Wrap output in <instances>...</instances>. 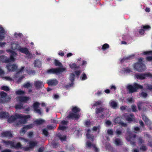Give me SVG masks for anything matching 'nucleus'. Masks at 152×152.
Returning a JSON list of instances; mask_svg holds the SVG:
<instances>
[{
    "label": "nucleus",
    "mask_w": 152,
    "mask_h": 152,
    "mask_svg": "<svg viewBox=\"0 0 152 152\" xmlns=\"http://www.w3.org/2000/svg\"><path fill=\"white\" fill-rule=\"evenodd\" d=\"M86 146L89 148L93 147L94 148V150L95 151L97 152L98 149L95 146V145L92 144L89 141H88L86 143Z\"/></svg>",
    "instance_id": "5701e85b"
},
{
    "label": "nucleus",
    "mask_w": 152,
    "mask_h": 152,
    "mask_svg": "<svg viewBox=\"0 0 152 152\" xmlns=\"http://www.w3.org/2000/svg\"><path fill=\"white\" fill-rule=\"evenodd\" d=\"M1 96L0 102L4 103L9 101L10 98L9 96H7V94L3 91L1 92L0 93Z\"/></svg>",
    "instance_id": "6e6552de"
},
{
    "label": "nucleus",
    "mask_w": 152,
    "mask_h": 152,
    "mask_svg": "<svg viewBox=\"0 0 152 152\" xmlns=\"http://www.w3.org/2000/svg\"><path fill=\"white\" fill-rule=\"evenodd\" d=\"M80 79L83 80H85L87 79V76L85 73H83L81 76Z\"/></svg>",
    "instance_id": "79ce46f5"
},
{
    "label": "nucleus",
    "mask_w": 152,
    "mask_h": 152,
    "mask_svg": "<svg viewBox=\"0 0 152 152\" xmlns=\"http://www.w3.org/2000/svg\"><path fill=\"white\" fill-rule=\"evenodd\" d=\"M106 125L107 126H110L111 124V122L110 121H107L105 122Z\"/></svg>",
    "instance_id": "0e129e2a"
},
{
    "label": "nucleus",
    "mask_w": 152,
    "mask_h": 152,
    "mask_svg": "<svg viewBox=\"0 0 152 152\" xmlns=\"http://www.w3.org/2000/svg\"><path fill=\"white\" fill-rule=\"evenodd\" d=\"M1 135L3 137H12V135L11 133L9 131H6L3 132L1 134Z\"/></svg>",
    "instance_id": "a878e982"
},
{
    "label": "nucleus",
    "mask_w": 152,
    "mask_h": 152,
    "mask_svg": "<svg viewBox=\"0 0 152 152\" xmlns=\"http://www.w3.org/2000/svg\"><path fill=\"white\" fill-rule=\"evenodd\" d=\"M131 56H129L127 57H125L124 58H123V59H122L121 60V62H123L124 61L128 59L129 58L131 57Z\"/></svg>",
    "instance_id": "6e6d98bb"
},
{
    "label": "nucleus",
    "mask_w": 152,
    "mask_h": 152,
    "mask_svg": "<svg viewBox=\"0 0 152 152\" xmlns=\"http://www.w3.org/2000/svg\"><path fill=\"white\" fill-rule=\"evenodd\" d=\"M114 143L116 145H119L121 144V142L119 139H116L115 140Z\"/></svg>",
    "instance_id": "58836bf2"
},
{
    "label": "nucleus",
    "mask_w": 152,
    "mask_h": 152,
    "mask_svg": "<svg viewBox=\"0 0 152 152\" xmlns=\"http://www.w3.org/2000/svg\"><path fill=\"white\" fill-rule=\"evenodd\" d=\"M124 116L126 119L129 121H133V120L134 119V116L132 114H130L129 115L125 114L124 115Z\"/></svg>",
    "instance_id": "4be33fe9"
},
{
    "label": "nucleus",
    "mask_w": 152,
    "mask_h": 152,
    "mask_svg": "<svg viewBox=\"0 0 152 152\" xmlns=\"http://www.w3.org/2000/svg\"><path fill=\"white\" fill-rule=\"evenodd\" d=\"M70 67L72 69H76L79 68V66H77L75 63H73L72 64L69 65Z\"/></svg>",
    "instance_id": "c85d7f7f"
},
{
    "label": "nucleus",
    "mask_w": 152,
    "mask_h": 152,
    "mask_svg": "<svg viewBox=\"0 0 152 152\" xmlns=\"http://www.w3.org/2000/svg\"><path fill=\"white\" fill-rule=\"evenodd\" d=\"M18 50L22 53L25 54L29 58H31L32 57V55L26 48H22L20 46Z\"/></svg>",
    "instance_id": "0eeeda50"
},
{
    "label": "nucleus",
    "mask_w": 152,
    "mask_h": 152,
    "mask_svg": "<svg viewBox=\"0 0 152 152\" xmlns=\"http://www.w3.org/2000/svg\"><path fill=\"white\" fill-rule=\"evenodd\" d=\"M85 125L87 127H89L91 125V124L90 121H87L85 122Z\"/></svg>",
    "instance_id": "09e8293b"
},
{
    "label": "nucleus",
    "mask_w": 152,
    "mask_h": 152,
    "mask_svg": "<svg viewBox=\"0 0 152 152\" xmlns=\"http://www.w3.org/2000/svg\"><path fill=\"white\" fill-rule=\"evenodd\" d=\"M5 32L3 28L0 26V40H1L4 39L5 37Z\"/></svg>",
    "instance_id": "f3484780"
},
{
    "label": "nucleus",
    "mask_w": 152,
    "mask_h": 152,
    "mask_svg": "<svg viewBox=\"0 0 152 152\" xmlns=\"http://www.w3.org/2000/svg\"><path fill=\"white\" fill-rule=\"evenodd\" d=\"M146 59L148 61H152V56H148L146 58Z\"/></svg>",
    "instance_id": "680f3d73"
},
{
    "label": "nucleus",
    "mask_w": 152,
    "mask_h": 152,
    "mask_svg": "<svg viewBox=\"0 0 152 152\" xmlns=\"http://www.w3.org/2000/svg\"><path fill=\"white\" fill-rule=\"evenodd\" d=\"M142 55H152V51H145L142 53Z\"/></svg>",
    "instance_id": "c03bdc74"
},
{
    "label": "nucleus",
    "mask_w": 152,
    "mask_h": 152,
    "mask_svg": "<svg viewBox=\"0 0 152 152\" xmlns=\"http://www.w3.org/2000/svg\"><path fill=\"white\" fill-rule=\"evenodd\" d=\"M7 68L8 70L9 71H14L17 68V66L13 64L10 65L8 64L7 66Z\"/></svg>",
    "instance_id": "dca6fc26"
},
{
    "label": "nucleus",
    "mask_w": 152,
    "mask_h": 152,
    "mask_svg": "<svg viewBox=\"0 0 152 152\" xmlns=\"http://www.w3.org/2000/svg\"><path fill=\"white\" fill-rule=\"evenodd\" d=\"M44 121L42 119L37 120L34 121V122L37 124H40L43 123Z\"/></svg>",
    "instance_id": "c9c22d12"
},
{
    "label": "nucleus",
    "mask_w": 152,
    "mask_h": 152,
    "mask_svg": "<svg viewBox=\"0 0 152 152\" xmlns=\"http://www.w3.org/2000/svg\"><path fill=\"white\" fill-rule=\"evenodd\" d=\"M16 100L18 102L26 103L29 100L30 98L25 96H19L16 98Z\"/></svg>",
    "instance_id": "9b49d317"
},
{
    "label": "nucleus",
    "mask_w": 152,
    "mask_h": 152,
    "mask_svg": "<svg viewBox=\"0 0 152 152\" xmlns=\"http://www.w3.org/2000/svg\"><path fill=\"white\" fill-rule=\"evenodd\" d=\"M67 122L65 121H63L61 122L60 125L59 129L61 130H64L66 129V125L67 124Z\"/></svg>",
    "instance_id": "6ab92c4d"
},
{
    "label": "nucleus",
    "mask_w": 152,
    "mask_h": 152,
    "mask_svg": "<svg viewBox=\"0 0 152 152\" xmlns=\"http://www.w3.org/2000/svg\"><path fill=\"white\" fill-rule=\"evenodd\" d=\"M127 101L129 103H132L134 102V100L132 98H128L127 100Z\"/></svg>",
    "instance_id": "3c124183"
},
{
    "label": "nucleus",
    "mask_w": 152,
    "mask_h": 152,
    "mask_svg": "<svg viewBox=\"0 0 152 152\" xmlns=\"http://www.w3.org/2000/svg\"><path fill=\"white\" fill-rule=\"evenodd\" d=\"M34 126L33 124H30L25 126L20 131V134L21 135L23 134L28 130L32 128Z\"/></svg>",
    "instance_id": "9d476101"
},
{
    "label": "nucleus",
    "mask_w": 152,
    "mask_h": 152,
    "mask_svg": "<svg viewBox=\"0 0 152 152\" xmlns=\"http://www.w3.org/2000/svg\"><path fill=\"white\" fill-rule=\"evenodd\" d=\"M143 59L140 58L139 59L138 62L135 64L133 65L134 69L139 72L144 71L146 69V67L142 63Z\"/></svg>",
    "instance_id": "f03ea898"
},
{
    "label": "nucleus",
    "mask_w": 152,
    "mask_h": 152,
    "mask_svg": "<svg viewBox=\"0 0 152 152\" xmlns=\"http://www.w3.org/2000/svg\"><path fill=\"white\" fill-rule=\"evenodd\" d=\"M142 86L137 83H134L133 85H129L127 86V88L130 93L136 91L137 89H142Z\"/></svg>",
    "instance_id": "20e7f679"
},
{
    "label": "nucleus",
    "mask_w": 152,
    "mask_h": 152,
    "mask_svg": "<svg viewBox=\"0 0 152 152\" xmlns=\"http://www.w3.org/2000/svg\"><path fill=\"white\" fill-rule=\"evenodd\" d=\"M34 85L36 88L39 89L43 86L44 84L42 81H36L34 82Z\"/></svg>",
    "instance_id": "4468645a"
},
{
    "label": "nucleus",
    "mask_w": 152,
    "mask_h": 152,
    "mask_svg": "<svg viewBox=\"0 0 152 152\" xmlns=\"http://www.w3.org/2000/svg\"><path fill=\"white\" fill-rule=\"evenodd\" d=\"M37 143L36 141H31L29 143L28 146H27L23 148L26 151H28L32 149Z\"/></svg>",
    "instance_id": "1a4fd4ad"
},
{
    "label": "nucleus",
    "mask_w": 152,
    "mask_h": 152,
    "mask_svg": "<svg viewBox=\"0 0 152 152\" xmlns=\"http://www.w3.org/2000/svg\"><path fill=\"white\" fill-rule=\"evenodd\" d=\"M43 134H44L45 136H47L48 134V133L46 129H44L42 130Z\"/></svg>",
    "instance_id": "603ef678"
},
{
    "label": "nucleus",
    "mask_w": 152,
    "mask_h": 152,
    "mask_svg": "<svg viewBox=\"0 0 152 152\" xmlns=\"http://www.w3.org/2000/svg\"><path fill=\"white\" fill-rule=\"evenodd\" d=\"M108 134L110 136H112L113 134V131L111 129H108L107 130Z\"/></svg>",
    "instance_id": "8fccbe9b"
},
{
    "label": "nucleus",
    "mask_w": 152,
    "mask_h": 152,
    "mask_svg": "<svg viewBox=\"0 0 152 152\" xmlns=\"http://www.w3.org/2000/svg\"><path fill=\"white\" fill-rule=\"evenodd\" d=\"M80 110V109L77 107H73L72 109V111L75 113L79 112Z\"/></svg>",
    "instance_id": "f704fd0d"
},
{
    "label": "nucleus",
    "mask_w": 152,
    "mask_h": 152,
    "mask_svg": "<svg viewBox=\"0 0 152 152\" xmlns=\"http://www.w3.org/2000/svg\"><path fill=\"white\" fill-rule=\"evenodd\" d=\"M121 118L120 117L116 118L114 120V122L115 124H119L120 125L123 126H126V124L120 121Z\"/></svg>",
    "instance_id": "aec40b11"
},
{
    "label": "nucleus",
    "mask_w": 152,
    "mask_h": 152,
    "mask_svg": "<svg viewBox=\"0 0 152 152\" xmlns=\"http://www.w3.org/2000/svg\"><path fill=\"white\" fill-rule=\"evenodd\" d=\"M75 78V75L73 73L71 74L70 76V80L71 81H73Z\"/></svg>",
    "instance_id": "de8ad7c7"
},
{
    "label": "nucleus",
    "mask_w": 152,
    "mask_h": 152,
    "mask_svg": "<svg viewBox=\"0 0 152 152\" xmlns=\"http://www.w3.org/2000/svg\"><path fill=\"white\" fill-rule=\"evenodd\" d=\"M30 118V116L29 115H23L21 114H16L15 116H12L10 117L8 119V121L9 123H11L17 119H19V121L17 124V125L19 126L25 124L26 122L27 119Z\"/></svg>",
    "instance_id": "f257e3e1"
},
{
    "label": "nucleus",
    "mask_w": 152,
    "mask_h": 152,
    "mask_svg": "<svg viewBox=\"0 0 152 152\" xmlns=\"http://www.w3.org/2000/svg\"><path fill=\"white\" fill-rule=\"evenodd\" d=\"M106 109L102 107H100L99 108H96V112L97 114L101 113L102 112L104 111Z\"/></svg>",
    "instance_id": "c756f323"
},
{
    "label": "nucleus",
    "mask_w": 152,
    "mask_h": 152,
    "mask_svg": "<svg viewBox=\"0 0 152 152\" xmlns=\"http://www.w3.org/2000/svg\"><path fill=\"white\" fill-rule=\"evenodd\" d=\"M15 108L16 109H21L23 108V107L21 104H17L15 106Z\"/></svg>",
    "instance_id": "37998d69"
},
{
    "label": "nucleus",
    "mask_w": 152,
    "mask_h": 152,
    "mask_svg": "<svg viewBox=\"0 0 152 152\" xmlns=\"http://www.w3.org/2000/svg\"><path fill=\"white\" fill-rule=\"evenodd\" d=\"M1 90L5 91H8L9 90V88L7 86H1Z\"/></svg>",
    "instance_id": "4c0bfd02"
},
{
    "label": "nucleus",
    "mask_w": 152,
    "mask_h": 152,
    "mask_svg": "<svg viewBox=\"0 0 152 152\" xmlns=\"http://www.w3.org/2000/svg\"><path fill=\"white\" fill-rule=\"evenodd\" d=\"M19 139L20 140L24 142H27L28 141V140L27 139H24L23 138L20 137Z\"/></svg>",
    "instance_id": "69168bd1"
},
{
    "label": "nucleus",
    "mask_w": 152,
    "mask_h": 152,
    "mask_svg": "<svg viewBox=\"0 0 152 152\" xmlns=\"http://www.w3.org/2000/svg\"><path fill=\"white\" fill-rule=\"evenodd\" d=\"M15 93L17 94L21 95L24 94L25 93V92L23 91L19 90L16 91L15 92Z\"/></svg>",
    "instance_id": "a19ab883"
},
{
    "label": "nucleus",
    "mask_w": 152,
    "mask_h": 152,
    "mask_svg": "<svg viewBox=\"0 0 152 152\" xmlns=\"http://www.w3.org/2000/svg\"><path fill=\"white\" fill-rule=\"evenodd\" d=\"M20 46L17 42H14L12 43L11 45V49L14 50L16 49L18 50V48H19Z\"/></svg>",
    "instance_id": "412c9836"
},
{
    "label": "nucleus",
    "mask_w": 152,
    "mask_h": 152,
    "mask_svg": "<svg viewBox=\"0 0 152 152\" xmlns=\"http://www.w3.org/2000/svg\"><path fill=\"white\" fill-rule=\"evenodd\" d=\"M150 28V27L149 26H143V29H142L140 30L139 31V33L141 34H144L145 31H146L148 29H149Z\"/></svg>",
    "instance_id": "393cba45"
},
{
    "label": "nucleus",
    "mask_w": 152,
    "mask_h": 152,
    "mask_svg": "<svg viewBox=\"0 0 152 152\" xmlns=\"http://www.w3.org/2000/svg\"><path fill=\"white\" fill-rule=\"evenodd\" d=\"M54 64L56 66H62L60 62L58 61L55 59L54 60Z\"/></svg>",
    "instance_id": "e433bc0d"
},
{
    "label": "nucleus",
    "mask_w": 152,
    "mask_h": 152,
    "mask_svg": "<svg viewBox=\"0 0 152 152\" xmlns=\"http://www.w3.org/2000/svg\"><path fill=\"white\" fill-rule=\"evenodd\" d=\"M135 76L137 79L143 80L145 79L146 77H148L152 78V74L150 73H145L143 74H136L135 75Z\"/></svg>",
    "instance_id": "423d86ee"
},
{
    "label": "nucleus",
    "mask_w": 152,
    "mask_h": 152,
    "mask_svg": "<svg viewBox=\"0 0 152 152\" xmlns=\"http://www.w3.org/2000/svg\"><path fill=\"white\" fill-rule=\"evenodd\" d=\"M60 140L61 141H64L66 140V137L65 136H61L59 137Z\"/></svg>",
    "instance_id": "864d4df0"
},
{
    "label": "nucleus",
    "mask_w": 152,
    "mask_h": 152,
    "mask_svg": "<svg viewBox=\"0 0 152 152\" xmlns=\"http://www.w3.org/2000/svg\"><path fill=\"white\" fill-rule=\"evenodd\" d=\"M33 135V132H30L28 134V137H32Z\"/></svg>",
    "instance_id": "052dcab7"
},
{
    "label": "nucleus",
    "mask_w": 152,
    "mask_h": 152,
    "mask_svg": "<svg viewBox=\"0 0 152 152\" xmlns=\"http://www.w3.org/2000/svg\"><path fill=\"white\" fill-rule=\"evenodd\" d=\"M109 105L110 107L114 109H116L118 107V103L113 100H111L110 102Z\"/></svg>",
    "instance_id": "ddd939ff"
},
{
    "label": "nucleus",
    "mask_w": 152,
    "mask_h": 152,
    "mask_svg": "<svg viewBox=\"0 0 152 152\" xmlns=\"http://www.w3.org/2000/svg\"><path fill=\"white\" fill-rule=\"evenodd\" d=\"M44 150L43 147H41L38 150V152H42Z\"/></svg>",
    "instance_id": "774afa93"
},
{
    "label": "nucleus",
    "mask_w": 152,
    "mask_h": 152,
    "mask_svg": "<svg viewBox=\"0 0 152 152\" xmlns=\"http://www.w3.org/2000/svg\"><path fill=\"white\" fill-rule=\"evenodd\" d=\"M47 83L49 85L55 86L58 84V82L56 80L53 79L48 80Z\"/></svg>",
    "instance_id": "a211bd4d"
},
{
    "label": "nucleus",
    "mask_w": 152,
    "mask_h": 152,
    "mask_svg": "<svg viewBox=\"0 0 152 152\" xmlns=\"http://www.w3.org/2000/svg\"><path fill=\"white\" fill-rule=\"evenodd\" d=\"M34 65L35 67H40L41 66V63L40 61L38 60H37L34 61Z\"/></svg>",
    "instance_id": "bb28decb"
},
{
    "label": "nucleus",
    "mask_w": 152,
    "mask_h": 152,
    "mask_svg": "<svg viewBox=\"0 0 152 152\" xmlns=\"http://www.w3.org/2000/svg\"><path fill=\"white\" fill-rule=\"evenodd\" d=\"M146 88L149 90H152V86L149 85L147 84Z\"/></svg>",
    "instance_id": "e2e57ef3"
},
{
    "label": "nucleus",
    "mask_w": 152,
    "mask_h": 152,
    "mask_svg": "<svg viewBox=\"0 0 152 152\" xmlns=\"http://www.w3.org/2000/svg\"><path fill=\"white\" fill-rule=\"evenodd\" d=\"M142 117L143 120L145 121V123L147 124H148L149 123V121L146 117L144 115H142Z\"/></svg>",
    "instance_id": "473e14b6"
},
{
    "label": "nucleus",
    "mask_w": 152,
    "mask_h": 152,
    "mask_svg": "<svg viewBox=\"0 0 152 152\" xmlns=\"http://www.w3.org/2000/svg\"><path fill=\"white\" fill-rule=\"evenodd\" d=\"M40 103H39L36 102L34 104L33 107L35 111L38 113L41 114V110L39 109H38V107Z\"/></svg>",
    "instance_id": "2eb2a0df"
},
{
    "label": "nucleus",
    "mask_w": 152,
    "mask_h": 152,
    "mask_svg": "<svg viewBox=\"0 0 152 152\" xmlns=\"http://www.w3.org/2000/svg\"><path fill=\"white\" fill-rule=\"evenodd\" d=\"M3 143L5 145L8 147L10 146L11 148H22V145L20 143L15 144L14 141H4Z\"/></svg>",
    "instance_id": "7ed1b4c3"
},
{
    "label": "nucleus",
    "mask_w": 152,
    "mask_h": 152,
    "mask_svg": "<svg viewBox=\"0 0 152 152\" xmlns=\"http://www.w3.org/2000/svg\"><path fill=\"white\" fill-rule=\"evenodd\" d=\"M66 70L65 68H59L56 69H51L47 71V73L49 74H58Z\"/></svg>",
    "instance_id": "39448f33"
},
{
    "label": "nucleus",
    "mask_w": 152,
    "mask_h": 152,
    "mask_svg": "<svg viewBox=\"0 0 152 152\" xmlns=\"http://www.w3.org/2000/svg\"><path fill=\"white\" fill-rule=\"evenodd\" d=\"M102 103V102L100 101H99L96 102L94 104H93L94 107L96 106L101 105Z\"/></svg>",
    "instance_id": "ea45409f"
},
{
    "label": "nucleus",
    "mask_w": 152,
    "mask_h": 152,
    "mask_svg": "<svg viewBox=\"0 0 152 152\" xmlns=\"http://www.w3.org/2000/svg\"><path fill=\"white\" fill-rule=\"evenodd\" d=\"M80 117V115H78L71 113L69 114L67 117L68 118H72L73 119H77Z\"/></svg>",
    "instance_id": "b1692460"
},
{
    "label": "nucleus",
    "mask_w": 152,
    "mask_h": 152,
    "mask_svg": "<svg viewBox=\"0 0 152 152\" xmlns=\"http://www.w3.org/2000/svg\"><path fill=\"white\" fill-rule=\"evenodd\" d=\"M90 129H88L87 130V134H86V136L87 138L89 139H91L92 140H93L94 136H92L91 135H90L89 134L90 132Z\"/></svg>",
    "instance_id": "2f4dec72"
},
{
    "label": "nucleus",
    "mask_w": 152,
    "mask_h": 152,
    "mask_svg": "<svg viewBox=\"0 0 152 152\" xmlns=\"http://www.w3.org/2000/svg\"><path fill=\"white\" fill-rule=\"evenodd\" d=\"M132 108L133 112H135L136 111V107L135 105H132Z\"/></svg>",
    "instance_id": "13d9d810"
},
{
    "label": "nucleus",
    "mask_w": 152,
    "mask_h": 152,
    "mask_svg": "<svg viewBox=\"0 0 152 152\" xmlns=\"http://www.w3.org/2000/svg\"><path fill=\"white\" fill-rule=\"evenodd\" d=\"M1 152H11V151L9 149H6L2 151Z\"/></svg>",
    "instance_id": "338daca9"
},
{
    "label": "nucleus",
    "mask_w": 152,
    "mask_h": 152,
    "mask_svg": "<svg viewBox=\"0 0 152 152\" xmlns=\"http://www.w3.org/2000/svg\"><path fill=\"white\" fill-rule=\"evenodd\" d=\"M81 72V71H77L75 72V73L77 76H78L80 75V72Z\"/></svg>",
    "instance_id": "bf43d9fd"
},
{
    "label": "nucleus",
    "mask_w": 152,
    "mask_h": 152,
    "mask_svg": "<svg viewBox=\"0 0 152 152\" xmlns=\"http://www.w3.org/2000/svg\"><path fill=\"white\" fill-rule=\"evenodd\" d=\"M109 45L108 44L106 43L104 44L102 46V48L103 50H105L106 49L108 48H109Z\"/></svg>",
    "instance_id": "a18cd8bd"
},
{
    "label": "nucleus",
    "mask_w": 152,
    "mask_h": 152,
    "mask_svg": "<svg viewBox=\"0 0 152 152\" xmlns=\"http://www.w3.org/2000/svg\"><path fill=\"white\" fill-rule=\"evenodd\" d=\"M32 85H33L32 83L28 82L25 84L23 85V87L25 88H28L31 87L32 86Z\"/></svg>",
    "instance_id": "72a5a7b5"
},
{
    "label": "nucleus",
    "mask_w": 152,
    "mask_h": 152,
    "mask_svg": "<svg viewBox=\"0 0 152 152\" xmlns=\"http://www.w3.org/2000/svg\"><path fill=\"white\" fill-rule=\"evenodd\" d=\"M6 44V43L4 42H0V47H4Z\"/></svg>",
    "instance_id": "4d7b16f0"
},
{
    "label": "nucleus",
    "mask_w": 152,
    "mask_h": 152,
    "mask_svg": "<svg viewBox=\"0 0 152 152\" xmlns=\"http://www.w3.org/2000/svg\"><path fill=\"white\" fill-rule=\"evenodd\" d=\"M8 113L5 112H0V118H7L8 116Z\"/></svg>",
    "instance_id": "cd10ccee"
},
{
    "label": "nucleus",
    "mask_w": 152,
    "mask_h": 152,
    "mask_svg": "<svg viewBox=\"0 0 152 152\" xmlns=\"http://www.w3.org/2000/svg\"><path fill=\"white\" fill-rule=\"evenodd\" d=\"M100 129V127L99 126H94L93 127V130L94 131H97L99 132Z\"/></svg>",
    "instance_id": "49530a36"
},
{
    "label": "nucleus",
    "mask_w": 152,
    "mask_h": 152,
    "mask_svg": "<svg viewBox=\"0 0 152 152\" xmlns=\"http://www.w3.org/2000/svg\"><path fill=\"white\" fill-rule=\"evenodd\" d=\"M127 134L129 135V137H126V140L129 141H130V144L131 145H134V141L135 140V136L134 134L132 135L131 134Z\"/></svg>",
    "instance_id": "f8f14e48"
},
{
    "label": "nucleus",
    "mask_w": 152,
    "mask_h": 152,
    "mask_svg": "<svg viewBox=\"0 0 152 152\" xmlns=\"http://www.w3.org/2000/svg\"><path fill=\"white\" fill-rule=\"evenodd\" d=\"M140 95L141 96H142L144 98L146 97L147 95V94L146 93L144 92H142Z\"/></svg>",
    "instance_id": "5fc2aeb1"
},
{
    "label": "nucleus",
    "mask_w": 152,
    "mask_h": 152,
    "mask_svg": "<svg viewBox=\"0 0 152 152\" xmlns=\"http://www.w3.org/2000/svg\"><path fill=\"white\" fill-rule=\"evenodd\" d=\"M131 72V71L128 68L126 67V68H124L122 70V73H130Z\"/></svg>",
    "instance_id": "7c9ffc66"
}]
</instances>
